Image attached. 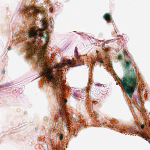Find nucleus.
Here are the masks:
<instances>
[{
	"label": "nucleus",
	"mask_w": 150,
	"mask_h": 150,
	"mask_svg": "<svg viewBox=\"0 0 150 150\" xmlns=\"http://www.w3.org/2000/svg\"><path fill=\"white\" fill-rule=\"evenodd\" d=\"M123 65L125 70H127V71L125 73L123 79L119 78V79L126 93L131 98L135 89L137 88L138 84L137 76L135 74L136 71L132 68L129 70L131 67L133 66V64L131 61L125 62Z\"/></svg>",
	"instance_id": "obj_1"
},
{
	"label": "nucleus",
	"mask_w": 150,
	"mask_h": 150,
	"mask_svg": "<svg viewBox=\"0 0 150 150\" xmlns=\"http://www.w3.org/2000/svg\"><path fill=\"white\" fill-rule=\"evenodd\" d=\"M40 30H35L33 29H31L27 33V35H28L27 37L31 39H33V38H35V41H32L33 45L34 46H36V44L38 40V39L36 38V37H39L41 38L42 37L44 38L45 39V42L42 47V49L45 50L47 47L49 40L47 38L46 36L45 35H43L41 33H40Z\"/></svg>",
	"instance_id": "obj_2"
},
{
	"label": "nucleus",
	"mask_w": 150,
	"mask_h": 150,
	"mask_svg": "<svg viewBox=\"0 0 150 150\" xmlns=\"http://www.w3.org/2000/svg\"><path fill=\"white\" fill-rule=\"evenodd\" d=\"M46 77L49 81L54 83H57L58 85H59V83L58 82L59 79L56 77H54L52 75H50L48 73L46 74Z\"/></svg>",
	"instance_id": "obj_3"
},
{
	"label": "nucleus",
	"mask_w": 150,
	"mask_h": 150,
	"mask_svg": "<svg viewBox=\"0 0 150 150\" xmlns=\"http://www.w3.org/2000/svg\"><path fill=\"white\" fill-rule=\"evenodd\" d=\"M103 18L108 22L111 21V16L109 13H105L103 16Z\"/></svg>",
	"instance_id": "obj_4"
},
{
	"label": "nucleus",
	"mask_w": 150,
	"mask_h": 150,
	"mask_svg": "<svg viewBox=\"0 0 150 150\" xmlns=\"http://www.w3.org/2000/svg\"><path fill=\"white\" fill-rule=\"evenodd\" d=\"M125 54L123 53L118 56L117 59L119 60H122L123 58L125 57Z\"/></svg>",
	"instance_id": "obj_5"
},
{
	"label": "nucleus",
	"mask_w": 150,
	"mask_h": 150,
	"mask_svg": "<svg viewBox=\"0 0 150 150\" xmlns=\"http://www.w3.org/2000/svg\"><path fill=\"white\" fill-rule=\"evenodd\" d=\"M66 62L67 64H68L70 65L72 64V62H71V61L70 59L68 60Z\"/></svg>",
	"instance_id": "obj_6"
},
{
	"label": "nucleus",
	"mask_w": 150,
	"mask_h": 150,
	"mask_svg": "<svg viewBox=\"0 0 150 150\" xmlns=\"http://www.w3.org/2000/svg\"><path fill=\"white\" fill-rule=\"evenodd\" d=\"M97 61L98 62H99L101 63H102L103 62V60H100L99 59H98Z\"/></svg>",
	"instance_id": "obj_7"
},
{
	"label": "nucleus",
	"mask_w": 150,
	"mask_h": 150,
	"mask_svg": "<svg viewBox=\"0 0 150 150\" xmlns=\"http://www.w3.org/2000/svg\"><path fill=\"white\" fill-rule=\"evenodd\" d=\"M63 135L62 134H61L60 136V138H59L60 140H62L63 139Z\"/></svg>",
	"instance_id": "obj_8"
},
{
	"label": "nucleus",
	"mask_w": 150,
	"mask_h": 150,
	"mask_svg": "<svg viewBox=\"0 0 150 150\" xmlns=\"http://www.w3.org/2000/svg\"><path fill=\"white\" fill-rule=\"evenodd\" d=\"M77 48L76 47L75 48V53H77Z\"/></svg>",
	"instance_id": "obj_9"
},
{
	"label": "nucleus",
	"mask_w": 150,
	"mask_h": 150,
	"mask_svg": "<svg viewBox=\"0 0 150 150\" xmlns=\"http://www.w3.org/2000/svg\"><path fill=\"white\" fill-rule=\"evenodd\" d=\"M144 127H145V125L144 124H143L142 125H141V128L142 129H144Z\"/></svg>",
	"instance_id": "obj_10"
},
{
	"label": "nucleus",
	"mask_w": 150,
	"mask_h": 150,
	"mask_svg": "<svg viewBox=\"0 0 150 150\" xmlns=\"http://www.w3.org/2000/svg\"><path fill=\"white\" fill-rule=\"evenodd\" d=\"M60 67V65H59V64H58L57 65V67H55V68H56L57 67Z\"/></svg>",
	"instance_id": "obj_11"
},
{
	"label": "nucleus",
	"mask_w": 150,
	"mask_h": 150,
	"mask_svg": "<svg viewBox=\"0 0 150 150\" xmlns=\"http://www.w3.org/2000/svg\"><path fill=\"white\" fill-rule=\"evenodd\" d=\"M10 84H8L7 85H6L5 86H10Z\"/></svg>",
	"instance_id": "obj_12"
},
{
	"label": "nucleus",
	"mask_w": 150,
	"mask_h": 150,
	"mask_svg": "<svg viewBox=\"0 0 150 150\" xmlns=\"http://www.w3.org/2000/svg\"><path fill=\"white\" fill-rule=\"evenodd\" d=\"M5 70L4 69L2 71V73L3 74H4V73H5Z\"/></svg>",
	"instance_id": "obj_13"
},
{
	"label": "nucleus",
	"mask_w": 150,
	"mask_h": 150,
	"mask_svg": "<svg viewBox=\"0 0 150 150\" xmlns=\"http://www.w3.org/2000/svg\"><path fill=\"white\" fill-rule=\"evenodd\" d=\"M73 120H76V116H75V117H73Z\"/></svg>",
	"instance_id": "obj_14"
},
{
	"label": "nucleus",
	"mask_w": 150,
	"mask_h": 150,
	"mask_svg": "<svg viewBox=\"0 0 150 150\" xmlns=\"http://www.w3.org/2000/svg\"><path fill=\"white\" fill-rule=\"evenodd\" d=\"M44 25L45 26H47V24L46 22H44Z\"/></svg>",
	"instance_id": "obj_15"
},
{
	"label": "nucleus",
	"mask_w": 150,
	"mask_h": 150,
	"mask_svg": "<svg viewBox=\"0 0 150 150\" xmlns=\"http://www.w3.org/2000/svg\"><path fill=\"white\" fill-rule=\"evenodd\" d=\"M149 126L150 127V122H149Z\"/></svg>",
	"instance_id": "obj_16"
},
{
	"label": "nucleus",
	"mask_w": 150,
	"mask_h": 150,
	"mask_svg": "<svg viewBox=\"0 0 150 150\" xmlns=\"http://www.w3.org/2000/svg\"><path fill=\"white\" fill-rule=\"evenodd\" d=\"M98 52V51H97V52Z\"/></svg>",
	"instance_id": "obj_17"
}]
</instances>
